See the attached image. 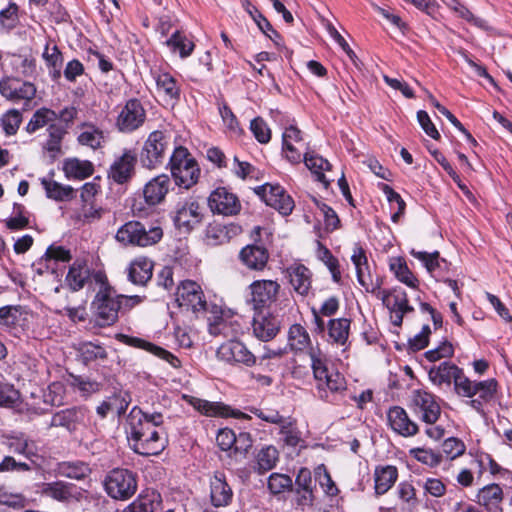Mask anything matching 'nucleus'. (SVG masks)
<instances>
[{
  "label": "nucleus",
  "mask_w": 512,
  "mask_h": 512,
  "mask_svg": "<svg viewBox=\"0 0 512 512\" xmlns=\"http://www.w3.org/2000/svg\"><path fill=\"white\" fill-rule=\"evenodd\" d=\"M208 206L214 214L233 216L240 212L241 202L237 195L219 187L211 192L208 197Z\"/></svg>",
  "instance_id": "obj_15"
},
{
  "label": "nucleus",
  "mask_w": 512,
  "mask_h": 512,
  "mask_svg": "<svg viewBox=\"0 0 512 512\" xmlns=\"http://www.w3.org/2000/svg\"><path fill=\"white\" fill-rule=\"evenodd\" d=\"M476 501L488 512H502V488L496 483L488 484L478 491Z\"/></svg>",
  "instance_id": "obj_26"
},
{
  "label": "nucleus",
  "mask_w": 512,
  "mask_h": 512,
  "mask_svg": "<svg viewBox=\"0 0 512 512\" xmlns=\"http://www.w3.org/2000/svg\"><path fill=\"white\" fill-rule=\"evenodd\" d=\"M103 484L108 496L120 501L130 499L137 490L135 474L123 468H115L108 472Z\"/></svg>",
  "instance_id": "obj_8"
},
{
  "label": "nucleus",
  "mask_w": 512,
  "mask_h": 512,
  "mask_svg": "<svg viewBox=\"0 0 512 512\" xmlns=\"http://www.w3.org/2000/svg\"><path fill=\"white\" fill-rule=\"evenodd\" d=\"M250 129L255 136V138L262 144H266L271 139V130L266 124V122L257 117L251 121Z\"/></svg>",
  "instance_id": "obj_64"
},
{
  "label": "nucleus",
  "mask_w": 512,
  "mask_h": 512,
  "mask_svg": "<svg viewBox=\"0 0 512 512\" xmlns=\"http://www.w3.org/2000/svg\"><path fill=\"white\" fill-rule=\"evenodd\" d=\"M9 446L15 453L24 455L28 459H32L38 455L36 442L22 436L13 437Z\"/></svg>",
  "instance_id": "obj_48"
},
{
  "label": "nucleus",
  "mask_w": 512,
  "mask_h": 512,
  "mask_svg": "<svg viewBox=\"0 0 512 512\" xmlns=\"http://www.w3.org/2000/svg\"><path fill=\"white\" fill-rule=\"evenodd\" d=\"M91 472L88 464L76 462H61L57 466V473L62 477H67L75 480H82L86 478Z\"/></svg>",
  "instance_id": "obj_41"
},
{
  "label": "nucleus",
  "mask_w": 512,
  "mask_h": 512,
  "mask_svg": "<svg viewBox=\"0 0 512 512\" xmlns=\"http://www.w3.org/2000/svg\"><path fill=\"white\" fill-rule=\"evenodd\" d=\"M140 301L139 296L116 294V290H98L92 302L96 325L106 327L114 324L118 319L120 309L123 307L131 308Z\"/></svg>",
  "instance_id": "obj_3"
},
{
  "label": "nucleus",
  "mask_w": 512,
  "mask_h": 512,
  "mask_svg": "<svg viewBox=\"0 0 512 512\" xmlns=\"http://www.w3.org/2000/svg\"><path fill=\"white\" fill-rule=\"evenodd\" d=\"M303 159L306 167L316 176V180L327 188L330 180L327 179L324 172L330 170V163L323 157L309 152L304 153Z\"/></svg>",
  "instance_id": "obj_34"
},
{
  "label": "nucleus",
  "mask_w": 512,
  "mask_h": 512,
  "mask_svg": "<svg viewBox=\"0 0 512 512\" xmlns=\"http://www.w3.org/2000/svg\"><path fill=\"white\" fill-rule=\"evenodd\" d=\"M77 351L85 364L94 362L96 360H104L107 358V352L105 348L92 342L80 343Z\"/></svg>",
  "instance_id": "obj_46"
},
{
  "label": "nucleus",
  "mask_w": 512,
  "mask_h": 512,
  "mask_svg": "<svg viewBox=\"0 0 512 512\" xmlns=\"http://www.w3.org/2000/svg\"><path fill=\"white\" fill-rule=\"evenodd\" d=\"M311 369L316 382V390L323 400H328L330 394L346 390L344 376L328 367V358L320 349H311L309 352Z\"/></svg>",
  "instance_id": "obj_2"
},
{
  "label": "nucleus",
  "mask_w": 512,
  "mask_h": 512,
  "mask_svg": "<svg viewBox=\"0 0 512 512\" xmlns=\"http://www.w3.org/2000/svg\"><path fill=\"white\" fill-rule=\"evenodd\" d=\"M377 297L390 311V319L394 326L400 327L404 314L413 311L404 290H377Z\"/></svg>",
  "instance_id": "obj_13"
},
{
  "label": "nucleus",
  "mask_w": 512,
  "mask_h": 512,
  "mask_svg": "<svg viewBox=\"0 0 512 512\" xmlns=\"http://www.w3.org/2000/svg\"><path fill=\"white\" fill-rule=\"evenodd\" d=\"M387 420L390 428L400 436L412 437L419 431L417 423L400 406H393L388 410Z\"/></svg>",
  "instance_id": "obj_20"
},
{
  "label": "nucleus",
  "mask_w": 512,
  "mask_h": 512,
  "mask_svg": "<svg viewBox=\"0 0 512 512\" xmlns=\"http://www.w3.org/2000/svg\"><path fill=\"white\" fill-rule=\"evenodd\" d=\"M66 130L60 125L51 124L48 127V139L43 144V150L51 160H55L62 154V140Z\"/></svg>",
  "instance_id": "obj_33"
},
{
  "label": "nucleus",
  "mask_w": 512,
  "mask_h": 512,
  "mask_svg": "<svg viewBox=\"0 0 512 512\" xmlns=\"http://www.w3.org/2000/svg\"><path fill=\"white\" fill-rule=\"evenodd\" d=\"M41 492L44 496L63 503L79 500L81 497V492L75 484L60 480L43 484Z\"/></svg>",
  "instance_id": "obj_22"
},
{
  "label": "nucleus",
  "mask_w": 512,
  "mask_h": 512,
  "mask_svg": "<svg viewBox=\"0 0 512 512\" xmlns=\"http://www.w3.org/2000/svg\"><path fill=\"white\" fill-rule=\"evenodd\" d=\"M293 487L292 479L281 473H272L268 478V489L272 494H280Z\"/></svg>",
  "instance_id": "obj_56"
},
{
  "label": "nucleus",
  "mask_w": 512,
  "mask_h": 512,
  "mask_svg": "<svg viewBox=\"0 0 512 512\" xmlns=\"http://www.w3.org/2000/svg\"><path fill=\"white\" fill-rule=\"evenodd\" d=\"M152 262L147 259H139L131 263L129 267V279L134 285H145L152 277Z\"/></svg>",
  "instance_id": "obj_37"
},
{
  "label": "nucleus",
  "mask_w": 512,
  "mask_h": 512,
  "mask_svg": "<svg viewBox=\"0 0 512 512\" xmlns=\"http://www.w3.org/2000/svg\"><path fill=\"white\" fill-rule=\"evenodd\" d=\"M398 479V469L393 465H379L374 470V489L377 496L387 493Z\"/></svg>",
  "instance_id": "obj_27"
},
{
  "label": "nucleus",
  "mask_w": 512,
  "mask_h": 512,
  "mask_svg": "<svg viewBox=\"0 0 512 512\" xmlns=\"http://www.w3.org/2000/svg\"><path fill=\"white\" fill-rule=\"evenodd\" d=\"M389 267L395 277L403 284L416 288L417 279L414 274L410 271L407 263L402 257H391L389 259Z\"/></svg>",
  "instance_id": "obj_40"
},
{
  "label": "nucleus",
  "mask_w": 512,
  "mask_h": 512,
  "mask_svg": "<svg viewBox=\"0 0 512 512\" xmlns=\"http://www.w3.org/2000/svg\"><path fill=\"white\" fill-rule=\"evenodd\" d=\"M36 91L33 83L19 78L5 77L0 80V94L13 102L30 101L35 97Z\"/></svg>",
  "instance_id": "obj_18"
},
{
  "label": "nucleus",
  "mask_w": 512,
  "mask_h": 512,
  "mask_svg": "<svg viewBox=\"0 0 512 512\" xmlns=\"http://www.w3.org/2000/svg\"><path fill=\"white\" fill-rule=\"evenodd\" d=\"M170 147L169 132L164 130L150 132L140 149L139 160L141 166L148 170L159 168L164 163Z\"/></svg>",
  "instance_id": "obj_5"
},
{
  "label": "nucleus",
  "mask_w": 512,
  "mask_h": 512,
  "mask_svg": "<svg viewBox=\"0 0 512 512\" xmlns=\"http://www.w3.org/2000/svg\"><path fill=\"white\" fill-rule=\"evenodd\" d=\"M398 499L401 501V510L413 512L418 505L416 490L414 486L407 481L400 482L396 489Z\"/></svg>",
  "instance_id": "obj_42"
},
{
  "label": "nucleus",
  "mask_w": 512,
  "mask_h": 512,
  "mask_svg": "<svg viewBox=\"0 0 512 512\" xmlns=\"http://www.w3.org/2000/svg\"><path fill=\"white\" fill-rule=\"evenodd\" d=\"M276 292L277 290H252L250 302L255 313L270 308L276 299Z\"/></svg>",
  "instance_id": "obj_47"
},
{
  "label": "nucleus",
  "mask_w": 512,
  "mask_h": 512,
  "mask_svg": "<svg viewBox=\"0 0 512 512\" xmlns=\"http://www.w3.org/2000/svg\"><path fill=\"white\" fill-rule=\"evenodd\" d=\"M431 104L442 114L444 115L450 123L457 128L460 132H462L466 139L472 143H476L475 139L471 135V133L462 125V123L443 105H441L432 94L428 95Z\"/></svg>",
  "instance_id": "obj_53"
},
{
  "label": "nucleus",
  "mask_w": 512,
  "mask_h": 512,
  "mask_svg": "<svg viewBox=\"0 0 512 512\" xmlns=\"http://www.w3.org/2000/svg\"><path fill=\"white\" fill-rule=\"evenodd\" d=\"M92 279H94L95 285L99 288H108L106 275L101 271L91 275L87 263L83 260H76L71 265L66 277L67 283L71 288H82L87 283L92 284Z\"/></svg>",
  "instance_id": "obj_16"
},
{
  "label": "nucleus",
  "mask_w": 512,
  "mask_h": 512,
  "mask_svg": "<svg viewBox=\"0 0 512 512\" xmlns=\"http://www.w3.org/2000/svg\"><path fill=\"white\" fill-rule=\"evenodd\" d=\"M217 357L229 364L252 367L257 363V357L240 341L231 340L220 345Z\"/></svg>",
  "instance_id": "obj_14"
},
{
  "label": "nucleus",
  "mask_w": 512,
  "mask_h": 512,
  "mask_svg": "<svg viewBox=\"0 0 512 512\" xmlns=\"http://www.w3.org/2000/svg\"><path fill=\"white\" fill-rule=\"evenodd\" d=\"M41 184L45 189L46 196L55 201H67L74 197V189L69 185L48 178H42Z\"/></svg>",
  "instance_id": "obj_35"
},
{
  "label": "nucleus",
  "mask_w": 512,
  "mask_h": 512,
  "mask_svg": "<svg viewBox=\"0 0 512 512\" xmlns=\"http://www.w3.org/2000/svg\"><path fill=\"white\" fill-rule=\"evenodd\" d=\"M137 155L134 150L125 148L121 155L115 157L108 170V178L123 185L132 180L136 173Z\"/></svg>",
  "instance_id": "obj_12"
},
{
  "label": "nucleus",
  "mask_w": 512,
  "mask_h": 512,
  "mask_svg": "<svg viewBox=\"0 0 512 512\" xmlns=\"http://www.w3.org/2000/svg\"><path fill=\"white\" fill-rule=\"evenodd\" d=\"M466 446L458 438H447L442 444V452L447 459L454 460L465 453Z\"/></svg>",
  "instance_id": "obj_59"
},
{
  "label": "nucleus",
  "mask_w": 512,
  "mask_h": 512,
  "mask_svg": "<svg viewBox=\"0 0 512 512\" xmlns=\"http://www.w3.org/2000/svg\"><path fill=\"white\" fill-rule=\"evenodd\" d=\"M279 426L284 443L288 446L296 447L301 440L300 432L290 418H284Z\"/></svg>",
  "instance_id": "obj_54"
},
{
  "label": "nucleus",
  "mask_w": 512,
  "mask_h": 512,
  "mask_svg": "<svg viewBox=\"0 0 512 512\" xmlns=\"http://www.w3.org/2000/svg\"><path fill=\"white\" fill-rule=\"evenodd\" d=\"M254 191L268 206L283 216L290 215L295 207L293 198L279 184L266 183L256 187Z\"/></svg>",
  "instance_id": "obj_9"
},
{
  "label": "nucleus",
  "mask_w": 512,
  "mask_h": 512,
  "mask_svg": "<svg viewBox=\"0 0 512 512\" xmlns=\"http://www.w3.org/2000/svg\"><path fill=\"white\" fill-rule=\"evenodd\" d=\"M127 439L134 452L143 456L158 455L167 445V438L145 421L144 412L134 407L126 421Z\"/></svg>",
  "instance_id": "obj_1"
},
{
  "label": "nucleus",
  "mask_w": 512,
  "mask_h": 512,
  "mask_svg": "<svg viewBox=\"0 0 512 512\" xmlns=\"http://www.w3.org/2000/svg\"><path fill=\"white\" fill-rule=\"evenodd\" d=\"M85 418V409L82 407H72L56 412L49 423L47 428L61 427L68 431H73L76 426L83 422Z\"/></svg>",
  "instance_id": "obj_25"
},
{
  "label": "nucleus",
  "mask_w": 512,
  "mask_h": 512,
  "mask_svg": "<svg viewBox=\"0 0 512 512\" xmlns=\"http://www.w3.org/2000/svg\"><path fill=\"white\" fill-rule=\"evenodd\" d=\"M411 255L418 259L426 268V270L434 276V273L436 270L440 267V257L439 252L435 251L433 253L423 252V251H416L415 249H412L410 251Z\"/></svg>",
  "instance_id": "obj_55"
},
{
  "label": "nucleus",
  "mask_w": 512,
  "mask_h": 512,
  "mask_svg": "<svg viewBox=\"0 0 512 512\" xmlns=\"http://www.w3.org/2000/svg\"><path fill=\"white\" fill-rule=\"evenodd\" d=\"M157 93L166 101L176 102L180 98L181 88L177 80L167 72L156 73Z\"/></svg>",
  "instance_id": "obj_28"
},
{
  "label": "nucleus",
  "mask_w": 512,
  "mask_h": 512,
  "mask_svg": "<svg viewBox=\"0 0 512 512\" xmlns=\"http://www.w3.org/2000/svg\"><path fill=\"white\" fill-rule=\"evenodd\" d=\"M233 491L223 473L216 472L210 480V500L215 508L226 507L232 502Z\"/></svg>",
  "instance_id": "obj_24"
},
{
  "label": "nucleus",
  "mask_w": 512,
  "mask_h": 512,
  "mask_svg": "<svg viewBox=\"0 0 512 512\" xmlns=\"http://www.w3.org/2000/svg\"><path fill=\"white\" fill-rule=\"evenodd\" d=\"M203 213L199 202L194 198H188L185 201L178 203L174 223L179 229H184L186 232L194 229L195 226L201 223Z\"/></svg>",
  "instance_id": "obj_17"
},
{
  "label": "nucleus",
  "mask_w": 512,
  "mask_h": 512,
  "mask_svg": "<svg viewBox=\"0 0 512 512\" xmlns=\"http://www.w3.org/2000/svg\"><path fill=\"white\" fill-rule=\"evenodd\" d=\"M166 44L174 51L178 50L182 58L188 57L194 49V43L179 31L174 32Z\"/></svg>",
  "instance_id": "obj_49"
},
{
  "label": "nucleus",
  "mask_w": 512,
  "mask_h": 512,
  "mask_svg": "<svg viewBox=\"0 0 512 512\" xmlns=\"http://www.w3.org/2000/svg\"><path fill=\"white\" fill-rule=\"evenodd\" d=\"M146 110L139 99L127 100L116 118V127L122 133H132L143 126Z\"/></svg>",
  "instance_id": "obj_10"
},
{
  "label": "nucleus",
  "mask_w": 512,
  "mask_h": 512,
  "mask_svg": "<svg viewBox=\"0 0 512 512\" xmlns=\"http://www.w3.org/2000/svg\"><path fill=\"white\" fill-rule=\"evenodd\" d=\"M454 388L458 395L472 398L474 396L475 383L466 377L463 370L459 368V373L454 378Z\"/></svg>",
  "instance_id": "obj_58"
},
{
  "label": "nucleus",
  "mask_w": 512,
  "mask_h": 512,
  "mask_svg": "<svg viewBox=\"0 0 512 512\" xmlns=\"http://www.w3.org/2000/svg\"><path fill=\"white\" fill-rule=\"evenodd\" d=\"M497 390V381L495 379H488L475 383L474 395H479V398L485 402L491 400Z\"/></svg>",
  "instance_id": "obj_63"
},
{
  "label": "nucleus",
  "mask_w": 512,
  "mask_h": 512,
  "mask_svg": "<svg viewBox=\"0 0 512 512\" xmlns=\"http://www.w3.org/2000/svg\"><path fill=\"white\" fill-rule=\"evenodd\" d=\"M253 335L264 342L272 340L280 331V321L270 313L257 312L252 321Z\"/></svg>",
  "instance_id": "obj_21"
},
{
  "label": "nucleus",
  "mask_w": 512,
  "mask_h": 512,
  "mask_svg": "<svg viewBox=\"0 0 512 512\" xmlns=\"http://www.w3.org/2000/svg\"><path fill=\"white\" fill-rule=\"evenodd\" d=\"M21 120V113L16 109H11L2 115L0 122L7 135H14L19 129Z\"/></svg>",
  "instance_id": "obj_57"
},
{
  "label": "nucleus",
  "mask_w": 512,
  "mask_h": 512,
  "mask_svg": "<svg viewBox=\"0 0 512 512\" xmlns=\"http://www.w3.org/2000/svg\"><path fill=\"white\" fill-rule=\"evenodd\" d=\"M459 373V367L455 364L444 361L439 365L432 366L428 371L430 381L437 386H449L454 381L456 374Z\"/></svg>",
  "instance_id": "obj_30"
},
{
  "label": "nucleus",
  "mask_w": 512,
  "mask_h": 512,
  "mask_svg": "<svg viewBox=\"0 0 512 512\" xmlns=\"http://www.w3.org/2000/svg\"><path fill=\"white\" fill-rule=\"evenodd\" d=\"M71 385L77 389L82 396L88 397L101 389V383L84 376H72Z\"/></svg>",
  "instance_id": "obj_52"
},
{
  "label": "nucleus",
  "mask_w": 512,
  "mask_h": 512,
  "mask_svg": "<svg viewBox=\"0 0 512 512\" xmlns=\"http://www.w3.org/2000/svg\"><path fill=\"white\" fill-rule=\"evenodd\" d=\"M163 237L160 226H146L139 221H128L116 232L115 239L124 246L148 247L158 243Z\"/></svg>",
  "instance_id": "obj_7"
},
{
  "label": "nucleus",
  "mask_w": 512,
  "mask_h": 512,
  "mask_svg": "<svg viewBox=\"0 0 512 512\" xmlns=\"http://www.w3.org/2000/svg\"><path fill=\"white\" fill-rule=\"evenodd\" d=\"M56 119L57 113L54 110L44 107L40 108L32 115L26 126V131L32 134L47 124L54 122Z\"/></svg>",
  "instance_id": "obj_44"
},
{
  "label": "nucleus",
  "mask_w": 512,
  "mask_h": 512,
  "mask_svg": "<svg viewBox=\"0 0 512 512\" xmlns=\"http://www.w3.org/2000/svg\"><path fill=\"white\" fill-rule=\"evenodd\" d=\"M0 504L20 509L26 506V498L22 494L12 493L5 486L0 485Z\"/></svg>",
  "instance_id": "obj_61"
},
{
  "label": "nucleus",
  "mask_w": 512,
  "mask_h": 512,
  "mask_svg": "<svg viewBox=\"0 0 512 512\" xmlns=\"http://www.w3.org/2000/svg\"><path fill=\"white\" fill-rule=\"evenodd\" d=\"M189 403L200 413L208 417L248 418L240 411H232L229 406L221 402H210L196 397H190Z\"/></svg>",
  "instance_id": "obj_23"
},
{
  "label": "nucleus",
  "mask_w": 512,
  "mask_h": 512,
  "mask_svg": "<svg viewBox=\"0 0 512 512\" xmlns=\"http://www.w3.org/2000/svg\"><path fill=\"white\" fill-rule=\"evenodd\" d=\"M279 459L278 450L272 446L263 447L256 456L257 469L259 473H265L276 466Z\"/></svg>",
  "instance_id": "obj_45"
},
{
  "label": "nucleus",
  "mask_w": 512,
  "mask_h": 512,
  "mask_svg": "<svg viewBox=\"0 0 512 512\" xmlns=\"http://www.w3.org/2000/svg\"><path fill=\"white\" fill-rule=\"evenodd\" d=\"M269 254L264 247L248 245L240 251V259L250 269H263L268 261Z\"/></svg>",
  "instance_id": "obj_29"
},
{
  "label": "nucleus",
  "mask_w": 512,
  "mask_h": 512,
  "mask_svg": "<svg viewBox=\"0 0 512 512\" xmlns=\"http://www.w3.org/2000/svg\"><path fill=\"white\" fill-rule=\"evenodd\" d=\"M171 188V180L167 174H159L150 179L143 187L144 202L149 207L162 204Z\"/></svg>",
  "instance_id": "obj_19"
},
{
  "label": "nucleus",
  "mask_w": 512,
  "mask_h": 512,
  "mask_svg": "<svg viewBox=\"0 0 512 512\" xmlns=\"http://www.w3.org/2000/svg\"><path fill=\"white\" fill-rule=\"evenodd\" d=\"M411 454L417 461L430 467L438 466L442 462V455L431 449L415 448L411 450Z\"/></svg>",
  "instance_id": "obj_62"
},
{
  "label": "nucleus",
  "mask_w": 512,
  "mask_h": 512,
  "mask_svg": "<svg viewBox=\"0 0 512 512\" xmlns=\"http://www.w3.org/2000/svg\"><path fill=\"white\" fill-rule=\"evenodd\" d=\"M288 346L292 351L308 353L312 347V342L307 330L300 324H293L288 331Z\"/></svg>",
  "instance_id": "obj_31"
},
{
  "label": "nucleus",
  "mask_w": 512,
  "mask_h": 512,
  "mask_svg": "<svg viewBox=\"0 0 512 512\" xmlns=\"http://www.w3.org/2000/svg\"><path fill=\"white\" fill-rule=\"evenodd\" d=\"M175 301L180 308L193 313L210 312L213 321L209 324L210 334L216 336L223 333L226 323L223 319L221 305L208 302L203 290H177Z\"/></svg>",
  "instance_id": "obj_4"
},
{
  "label": "nucleus",
  "mask_w": 512,
  "mask_h": 512,
  "mask_svg": "<svg viewBox=\"0 0 512 512\" xmlns=\"http://www.w3.org/2000/svg\"><path fill=\"white\" fill-rule=\"evenodd\" d=\"M287 276L293 288H310L311 272L302 264H294L287 269Z\"/></svg>",
  "instance_id": "obj_43"
},
{
  "label": "nucleus",
  "mask_w": 512,
  "mask_h": 512,
  "mask_svg": "<svg viewBox=\"0 0 512 512\" xmlns=\"http://www.w3.org/2000/svg\"><path fill=\"white\" fill-rule=\"evenodd\" d=\"M351 321L347 318L331 319L328 322L329 339L338 345H345L350 332Z\"/></svg>",
  "instance_id": "obj_39"
},
{
  "label": "nucleus",
  "mask_w": 512,
  "mask_h": 512,
  "mask_svg": "<svg viewBox=\"0 0 512 512\" xmlns=\"http://www.w3.org/2000/svg\"><path fill=\"white\" fill-rule=\"evenodd\" d=\"M169 165L177 186L189 189L198 182L200 168L187 148L176 147L170 157Z\"/></svg>",
  "instance_id": "obj_6"
},
{
  "label": "nucleus",
  "mask_w": 512,
  "mask_h": 512,
  "mask_svg": "<svg viewBox=\"0 0 512 512\" xmlns=\"http://www.w3.org/2000/svg\"><path fill=\"white\" fill-rule=\"evenodd\" d=\"M351 260L356 268L359 284L361 286L370 285L371 275L368 269L367 257L364 249L361 246L357 244L354 246Z\"/></svg>",
  "instance_id": "obj_36"
},
{
  "label": "nucleus",
  "mask_w": 512,
  "mask_h": 512,
  "mask_svg": "<svg viewBox=\"0 0 512 512\" xmlns=\"http://www.w3.org/2000/svg\"><path fill=\"white\" fill-rule=\"evenodd\" d=\"M80 128L81 132L77 137L79 144L88 146L94 150L102 146L104 142L102 130L91 123H83Z\"/></svg>",
  "instance_id": "obj_38"
},
{
  "label": "nucleus",
  "mask_w": 512,
  "mask_h": 512,
  "mask_svg": "<svg viewBox=\"0 0 512 512\" xmlns=\"http://www.w3.org/2000/svg\"><path fill=\"white\" fill-rule=\"evenodd\" d=\"M63 171L67 178L83 180L90 177L94 172V165L88 160L70 158L65 160Z\"/></svg>",
  "instance_id": "obj_32"
},
{
  "label": "nucleus",
  "mask_w": 512,
  "mask_h": 512,
  "mask_svg": "<svg viewBox=\"0 0 512 512\" xmlns=\"http://www.w3.org/2000/svg\"><path fill=\"white\" fill-rule=\"evenodd\" d=\"M314 475L326 495L335 496L338 494L339 490L324 464H320L315 468Z\"/></svg>",
  "instance_id": "obj_51"
},
{
  "label": "nucleus",
  "mask_w": 512,
  "mask_h": 512,
  "mask_svg": "<svg viewBox=\"0 0 512 512\" xmlns=\"http://www.w3.org/2000/svg\"><path fill=\"white\" fill-rule=\"evenodd\" d=\"M23 307L20 305H7L0 308V324L8 329L15 328L18 324Z\"/></svg>",
  "instance_id": "obj_50"
},
{
  "label": "nucleus",
  "mask_w": 512,
  "mask_h": 512,
  "mask_svg": "<svg viewBox=\"0 0 512 512\" xmlns=\"http://www.w3.org/2000/svg\"><path fill=\"white\" fill-rule=\"evenodd\" d=\"M219 113L229 133L234 136L241 135L242 129L239 122L227 104L224 103L219 107Z\"/></svg>",
  "instance_id": "obj_60"
},
{
  "label": "nucleus",
  "mask_w": 512,
  "mask_h": 512,
  "mask_svg": "<svg viewBox=\"0 0 512 512\" xmlns=\"http://www.w3.org/2000/svg\"><path fill=\"white\" fill-rule=\"evenodd\" d=\"M411 407L420 419L429 425L435 424L441 414V407L432 393L418 389L412 392Z\"/></svg>",
  "instance_id": "obj_11"
}]
</instances>
